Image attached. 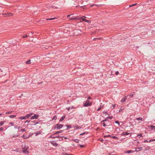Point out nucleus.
I'll list each match as a JSON object with an SVG mask.
<instances>
[{
    "label": "nucleus",
    "instance_id": "nucleus-33",
    "mask_svg": "<svg viewBox=\"0 0 155 155\" xmlns=\"http://www.w3.org/2000/svg\"><path fill=\"white\" fill-rule=\"evenodd\" d=\"M74 107H67L66 108V109L69 110L70 109V108H71V109H73Z\"/></svg>",
    "mask_w": 155,
    "mask_h": 155
},
{
    "label": "nucleus",
    "instance_id": "nucleus-50",
    "mask_svg": "<svg viewBox=\"0 0 155 155\" xmlns=\"http://www.w3.org/2000/svg\"><path fill=\"white\" fill-rule=\"evenodd\" d=\"M149 142V141H147V140H144L143 141V142L145 143V142Z\"/></svg>",
    "mask_w": 155,
    "mask_h": 155
},
{
    "label": "nucleus",
    "instance_id": "nucleus-19",
    "mask_svg": "<svg viewBox=\"0 0 155 155\" xmlns=\"http://www.w3.org/2000/svg\"><path fill=\"white\" fill-rule=\"evenodd\" d=\"M79 18H78V17H75V18H74V17H72V18H69V20H72V19H79Z\"/></svg>",
    "mask_w": 155,
    "mask_h": 155
},
{
    "label": "nucleus",
    "instance_id": "nucleus-36",
    "mask_svg": "<svg viewBox=\"0 0 155 155\" xmlns=\"http://www.w3.org/2000/svg\"><path fill=\"white\" fill-rule=\"evenodd\" d=\"M107 118H106L105 119H104V120H102L101 121V122H106V121H107Z\"/></svg>",
    "mask_w": 155,
    "mask_h": 155
},
{
    "label": "nucleus",
    "instance_id": "nucleus-23",
    "mask_svg": "<svg viewBox=\"0 0 155 155\" xmlns=\"http://www.w3.org/2000/svg\"><path fill=\"white\" fill-rule=\"evenodd\" d=\"M111 137V136L110 135H104V138H106V137Z\"/></svg>",
    "mask_w": 155,
    "mask_h": 155
},
{
    "label": "nucleus",
    "instance_id": "nucleus-41",
    "mask_svg": "<svg viewBox=\"0 0 155 155\" xmlns=\"http://www.w3.org/2000/svg\"><path fill=\"white\" fill-rule=\"evenodd\" d=\"M155 141V139H151L149 141V142H151V141Z\"/></svg>",
    "mask_w": 155,
    "mask_h": 155
},
{
    "label": "nucleus",
    "instance_id": "nucleus-56",
    "mask_svg": "<svg viewBox=\"0 0 155 155\" xmlns=\"http://www.w3.org/2000/svg\"><path fill=\"white\" fill-rule=\"evenodd\" d=\"M119 72L118 71H116L115 73V74H116V75H118V74H119Z\"/></svg>",
    "mask_w": 155,
    "mask_h": 155
},
{
    "label": "nucleus",
    "instance_id": "nucleus-38",
    "mask_svg": "<svg viewBox=\"0 0 155 155\" xmlns=\"http://www.w3.org/2000/svg\"><path fill=\"white\" fill-rule=\"evenodd\" d=\"M115 122L117 124L119 125H120L119 122L118 121H115Z\"/></svg>",
    "mask_w": 155,
    "mask_h": 155
},
{
    "label": "nucleus",
    "instance_id": "nucleus-10",
    "mask_svg": "<svg viewBox=\"0 0 155 155\" xmlns=\"http://www.w3.org/2000/svg\"><path fill=\"white\" fill-rule=\"evenodd\" d=\"M51 143L55 147H57L58 146V144L54 141H51Z\"/></svg>",
    "mask_w": 155,
    "mask_h": 155
},
{
    "label": "nucleus",
    "instance_id": "nucleus-32",
    "mask_svg": "<svg viewBox=\"0 0 155 155\" xmlns=\"http://www.w3.org/2000/svg\"><path fill=\"white\" fill-rule=\"evenodd\" d=\"M113 116H111L110 117H108V116L107 117V119H111L113 118Z\"/></svg>",
    "mask_w": 155,
    "mask_h": 155
},
{
    "label": "nucleus",
    "instance_id": "nucleus-39",
    "mask_svg": "<svg viewBox=\"0 0 155 155\" xmlns=\"http://www.w3.org/2000/svg\"><path fill=\"white\" fill-rule=\"evenodd\" d=\"M137 4H132V5H130L129 7H133V6H134L136 5Z\"/></svg>",
    "mask_w": 155,
    "mask_h": 155
},
{
    "label": "nucleus",
    "instance_id": "nucleus-3",
    "mask_svg": "<svg viewBox=\"0 0 155 155\" xmlns=\"http://www.w3.org/2000/svg\"><path fill=\"white\" fill-rule=\"evenodd\" d=\"M92 101H90L89 100H87L85 102L84 104V107L90 106L92 105Z\"/></svg>",
    "mask_w": 155,
    "mask_h": 155
},
{
    "label": "nucleus",
    "instance_id": "nucleus-31",
    "mask_svg": "<svg viewBox=\"0 0 155 155\" xmlns=\"http://www.w3.org/2000/svg\"><path fill=\"white\" fill-rule=\"evenodd\" d=\"M12 112V111H8V112H6V114H11Z\"/></svg>",
    "mask_w": 155,
    "mask_h": 155
},
{
    "label": "nucleus",
    "instance_id": "nucleus-27",
    "mask_svg": "<svg viewBox=\"0 0 155 155\" xmlns=\"http://www.w3.org/2000/svg\"><path fill=\"white\" fill-rule=\"evenodd\" d=\"M136 119L137 120H142V118L140 117L137 118Z\"/></svg>",
    "mask_w": 155,
    "mask_h": 155
},
{
    "label": "nucleus",
    "instance_id": "nucleus-54",
    "mask_svg": "<svg viewBox=\"0 0 155 155\" xmlns=\"http://www.w3.org/2000/svg\"><path fill=\"white\" fill-rule=\"evenodd\" d=\"M133 96V94H130L129 95V96L130 97H132Z\"/></svg>",
    "mask_w": 155,
    "mask_h": 155
},
{
    "label": "nucleus",
    "instance_id": "nucleus-25",
    "mask_svg": "<svg viewBox=\"0 0 155 155\" xmlns=\"http://www.w3.org/2000/svg\"><path fill=\"white\" fill-rule=\"evenodd\" d=\"M15 129H19L20 128H22L21 127H18V126L16 125L14 127Z\"/></svg>",
    "mask_w": 155,
    "mask_h": 155
},
{
    "label": "nucleus",
    "instance_id": "nucleus-9",
    "mask_svg": "<svg viewBox=\"0 0 155 155\" xmlns=\"http://www.w3.org/2000/svg\"><path fill=\"white\" fill-rule=\"evenodd\" d=\"M135 151L136 152H139L141 150H142L143 147H137L136 148Z\"/></svg>",
    "mask_w": 155,
    "mask_h": 155
},
{
    "label": "nucleus",
    "instance_id": "nucleus-22",
    "mask_svg": "<svg viewBox=\"0 0 155 155\" xmlns=\"http://www.w3.org/2000/svg\"><path fill=\"white\" fill-rule=\"evenodd\" d=\"M72 140L76 143H78L79 141V140L77 139H72Z\"/></svg>",
    "mask_w": 155,
    "mask_h": 155
},
{
    "label": "nucleus",
    "instance_id": "nucleus-30",
    "mask_svg": "<svg viewBox=\"0 0 155 155\" xmlns=\"http://www.w3.org/2000/svg\"><path fill=\"white\" fill-rule=\"evenodd\" d=\"M88 133V132H84V133H81V134H80V135H83L84 134H87Z\"/></svg>",
    "mask_w": 155,
    "mask_h": 155
},
{
    "label": "nucleus",
    "instance_id": "nucleus-37",
    "mask_svg": "<svg viewBox=\"0 0 155 155\" xmlns=\"http://www.w3.org/2000/svg\"><path fill=\"white\" fill-rule=\"evenodd\" d=\"M4 124V123L3 121H1L0 123V126Z\"/></svg>",
    "mask_w": 155,
    "mask_h": 155
},
{
    "label": "nucleus",
    "instance_id": "nucleus-7",
    "mask_svg": "<svg viewBox=\"0 0 155 155\" xmlns=\"http://www.w3.org/2000/svg\"><path fill=\"white\" fill-rule=\"evenodd\" d=\"M3 15H5L6 17H10L13 15V14L11 13H3L2 14Z\"/></svg>",
    "mask_w": 155,
    "mask_h": 155
},
{
    "label": "nucleus",
    "instance_id": "nucleus-6",
    "mask_svg": "<svg viewBox=\"0 0 155 155\" xmlns=\"http://www.w3.org/2000/svg\"><path fill=\"white\" fill-rule=\"evenodd\" d=\"M54 135H53V134L51 135L50 137H49V138H51L53 139H54L55 138H61L62 139V137H63V136H54Z\"/></svg>",
    "mask_w": 155,
    "mask_h": 155
},
{
    "label": "nucleus",
    "instance_id": "nucleus-51",
    "mask_svg": "<svg viewBox=\"0 0 155 155\" xmlns=\"http://www.w3.org/2000/svg\"><path fill=\"white\" fill-rule=\"evenodd\" d=\"M102 107H99L97 109V111H99L101 110V108Z\"/></svg>",
    "mask_w": 155,
    "mask_h": 155
},
{
    "label": "nucleus",
    "instance_id": "nucleus-28",
    "mask_svg": "<svg viewBox=\"0 0 155 155\" xmlns=\"http://www.w3.org/2000/svg\"><path fill=\"white\" fill-rule=\"evenodd\" d=\"M26 130L25 129H22L20 130V131L22 132H24Z\"/></svg>",
    "mask_w": 155,
    "mask_h": 155
},
{
    "label": "nucleus",
    "instance_id": "nucleus-57",
    "mask_svg": "<svg viewBox=\"0 0 155 155\" xmlns=\"http://www.w3.org/2000/svg\"><path fill=\"white\" fill-rule=\"evenodd\" d=\"M81 128V127H79V126H78L77 127V129H80V128Z\"/></svg>",
    "mask_w": 155,
    "mask_h": 155
},
{
    "label": "nucleus",
    "instance_id": "nucleus-24",
    "mask_svg": "<svg viewBox=\"0 0 155 155\" xmlns=\"http://www.w3.org/2000/svg\"><path fill=\"white\" fill-rule=\"evenodd\" d=\"M32 122L33 123L34 125H36V124H38V123H39V122H36L35 121H33Z\"/></svg>",
    "mask_w": 155,
    "mask_h": 155
},
{
    "label": "nucleus",
    "instance_id": "nucleus-46",
    "mask_svg": "<svg viewBox=\"0 0 155 155\" xmlns=\"http://www.w3.org/2000/svg\"><path fill=\"white\" fill-rule=\"evenodd\" d=\"M30 122V120H26L25 122V123H29Z\"/></svg>",
    "mask_w": 155,
    "mask_h": 155
},
{
    "label": "nucleus",
    "instance_id": "nucleus-20",
    "mask_svg": "<svg viewBox=\"0 0 155 155\" xmlns=\"http://www.w3.org/2000/svg\"><path fill=\"white\" fill-rule=\"evenodd\" d=\"M142 134L140 133V134H138L137 135V137H139V138H140L141 137H143V136H142Z\"/></svg>",
    "mask_w": 155,
    "mask_h": 155
},
{
    "label": "nucleus",
    "instance_id": "nucleus-14",
    "mask_svg": "<svg viewBox=\"0 0 155 155\" xmlns=\"http://www.w3.org/2000/svg\"><path fill=\"white\" fill-rule=\"evenodd\" d=\"M33 114V113H30L29 114H27L26 115L27 119L28 118L31 116Z\"/></svg>",
    "mask_w": 155,
    "mask_h": 155
},
{
    "label": "nucleus",
    "instance_id": "nucleus-8",
    "mask_svg": "<svg viewBox=\"0 0 155 155\" xmlns=\"http://www.w3.org/2000/svg\"><path fill=\"white\" fill-rule=\"evenodd\" d=\"M131 134V133H128L127 132H123L121 134V136H125L127 135Z\"/></svg>",
    "mask_w": 155,
    "mask_h": 155
},
{
    "label": "nucleus",
    "instance_id": "nucleus-15",
    "mask_svg": "<svg viewBox=\"0 0 155 155\" xmlns=\"http://www.w3.org/2000/svg\"><path fill=\"white\" fill-rule=\"evenodd\" d=\"M122 107H121V108L119 109V110H117L116 112L117 113H118L119 112H122L124 109V108H122Z\"/></svg>",
    "mask_w": 155,
    "mask_h": 155
},
{
    "label": "nucleus",
    "instance_id": "nucleus-5",
    "mask_svg": "<svg viewBox=\"0 0 155 155\" xmlns=\"http://www.w3.org/2000/svg\"><path fill=\"white\" fill-rule=\"evenodd\" d=\"M39 117V115L37 114H35L34 115L32 116L30 118L31 120L34 119H37Z\"/></svg>",
    "mask_w": 155,
    "mask_h": 155
},
{
    "label": "nucleus",
    "instance_id": "nucleus-48",
    "mask_svg": "<svg viewBox=\"0 0 155 155\" xmlns=\"http://www.w3.org/2000/svg\"><path fill=\"white\" fill-rule=\"evenodd\" d=\"M4 129V128L3 127H1L0 128V131H1L2 130Z\"/></svg>",
    "mask_w": 155,
    "mask_h": 155
},
{
    "label": "nucleus",
    "instance_id": "nucleus-59",
    "mask_svg": "<svg viewBox=\"0 0 155 155\" xmlns=\"http://www.w3.org/2000/svg\"><path fill=\"white\" fill-rule=\"evenodd\" d=\"M91 97H88L87 98V100H89V99H91Z\"/></svg>",
    "mask_w": 155,
    "mask_h": 155
},
{
    "label": "nucleus",
    "instance_id": "nucleus-4",
    "mask_svg": "<svg viewBox=\"0 0 155 155\" xmlns=\"http://www.w3.org/2000/svg\"><path fill=\"white\" fill-rule=\"evenodd\" d=\"M86 17L85 16H83L81 17L80 18H79V19H82V20L84 21H86L88 23L90 24L91 23V21H90L86 19L85 18H86Z\"/></svg>",
    "mask_w": 155,
    "mask_h": 155
},
{
    "label": "nucleus",
    "instance_id": "nucleus-12",
    "mask_svg": "<svg viewBox=\"0 0 155 155\" xmlns=\"http://www.w3.org/2000/svg\"><path fill=\"white\" fill-rule=\"evenodd\" d=\"M19 119H20L22 120L27 119V118L26 116L25 115V116H22V117H20L19 118Z\"/></svg>",
    "mask_w": 155,
    "mask_h": 155
},
{
    "label": "nucleus",
    "instance_id": "nucleus-17",
    "mask_svg": "<svg viewBox=\"0 0 155 155\" xmlns=\"http://www.w3.org/2000/svg\"><path fill=\"white\" fill-rule=\"evenodd\" d=\"M134 152L133 151H132V150H127V151L125 152V153H133Z\"/></svg>",
    "mask_w": 155,
    "mask_h": 155
},
{
    "label": "nucleus",
    "instance_id": "nucleus-58",
    "mask_svg": "<svg viewBox=\"0 0 155 155\" xmlns=\"http://www.w3.org/2000/svg\"><path fill=\"white\" fill-rule=\"evenodd\" d=\"M13 123H12V122H10L9 124H10V125H13Z\"/></svg>",
    "mask_w": 155,
    "mask_h": 155
},
{
    "label": "nucleus",
    "instance_id": "nucleus-53",
    "mask_svg": "<svg viewBox=\"0 0 155 155\" xmlns=\"http://www.w3.org/2000/svg\"><path fill=\"white\" fill-rule=\"evenodd\" d=\"M63 138H62V139L61 138H59V140H57V141H58V140H59V141H60V140H62V139H63Z\"/></svg>",
    "mask_w": 155,
    "mask_h": 155
},
{
    "label": "nucleus",
    "instance_id": "nucleus-11",
    "mask_svg": "<svg viewBox=\"0 0 155 155\" xmlns=\"http://www.w3.org/2000/svg\"><path fill=\"white\" fill-rule=\"evenodd\" d=\"M127 96L126 97H124L120 101V102H124L126 101V100L127 99Z\"/></svg>",
    "mask_w": 155,
    "mask_h": 155
},
{
    "label": "nucleus",
    "instance_id": "nucleus-26",
    "mask_svg": "<svg viewBox=\"0 0 155 155\" xmlns=\"http://www.w3.org/2000/svg\"><path fill=\"white\" fill-rule=\"evenodd\" d=\"M111 137L112 138L114 139H118V138L117 137L115 136H111Z\"/></svg>",
    "mask_w": 155,
    "mask_h": 155
},
{
    "label": "nucleus",
    "instance_id": "nucleus-40",
    "mask_svg": "<svg viewBox=\"0 0 155 155\" xmlns=\"http://www.w3.org/2000/svg\"><path fill=\"white\" fill-rule=\"evenodd\" d=\"M55 18H47V20H53V19H55Z\"/></svg>",
    "mask_w": 155,
    "mask_h": 155
},
{
    "label": "nucleus",
    "instance_id": "nucleus-64",
    "mask_svg": "<svg viewBox=\"0 0 155 155\" xmlns=\"http://www.w3.org/2000/svg\"><path fill=\"white\" fill-rule=\"evenodd\" d=\"M2 115V114H1V113H0V115Z\"/></svg>",
    "mask_w": 155,
    "mask_h": 155
},
{
    "label": "nucleus",
    "instance_id": "nucleus-35",
    "mask_svg": "<svg viewBox=\"0 0 155 155\" xmlns=\"http://www.w3.org/2000/svg\"><path fill=\"white\" fill-rule=\"evenodd\" d=\"M26 63L27 64H31V60H29L27 61L26 62Z\"/></svg>",
    "mask_w": 155,
    "mask_h": 155
},
{
    "label": "nucleus",
    "instance_id": "nucleus-61",
    "mask_svg": "<svg viewBox=\"0 0 155 155\" xmlns=\"http://www.w3.org/2000/svg\"><path fill=\"white\" fill-rule=\"evenodd\" d=\"M38 133L39 134H41V131H39Z\"/></svg>",
    "mask_w": 155,
    "mask_h": 155
},
{
    "label": "nucleus",
    "instance_id": "nucleus-18",
    "mask_svg": "<svg viewBox=\"0 0 155 155\" xmlns=\"http://www.w3.org/2000/svg\"><path fill=\"white\" fill-rule=\"evenodd\" d=\"M9 117L11 118H14L16 117L15 115H11L9 116Z\"/></svg>",
    "mask_w": 155,
    "mask_h": 155
},
{
    "label": "nucleus",
    "instance_id": "nucleus-47",
    "mask_svg": "<svg viewBox=\"0 0 155 155\" xmlns=\"http://www.w3.org/2000/svg\"><path fill=\"white\" fill-rule=\"evenodd\" d=\"M22 137H23V138H25V139H26V138H28V137H25V135H23L22 136Z\"/></svg>",
    "mask_w": 155,
    "mask_h": 155
},
{
    "label": "nucleus",
    "instance_id": "nucleus-52",
    "mask_svg": "<svg viewBox=\"0 0 155 155\" xmlns=\"http://www.w3.org/2000/svg\"><path fill=\"white\" fill-rule=\"evenodd\" d=\"M28 37V35H24V36H23L22 37H23V38H25V37Z\"/></svg>",
    "mask_w": 155,
    "mask_h": 155
},
{
    "label": "nucleus",
    "instance_id": "nucleus-49",
    "mask_svg": "<svg viewBox=\"0 0 155 155\" xmlns=\"http://www.w3.org/2000/svg\"><path fill=\"white\" fill-rule=\"evenodd\" d=\"M79 146H80V147L81 148H82L84 147V145H81V144L79 145Z\"/></svg>",
    "mask_w": 155,
    "mask_h": 155
},
{
    "label": "nucleus",
    "instance_id": "nucleus-55",
    "mask_svg": "<svg viewBox=\"0 0 155 155\" xmlns=\"http://www.w3.org/2000/svg\"><path fill=\"white\" fill-rule=\"evenodd\" d=\"M35 134L36 136L37 135L39 134L38 132H36V133H35Z\"/></svg>",
    "mask_w": 155,
    "mask_h": 155
},
{
    "label": "nucleus",
    "instance_id": "nucleus-34",
    "mask_svg": "<svg viewBox=\"0 0 155 155\" xmlns=\"http://www.w3.org/2000/svg\"><path fill=\"white\" fill-rule=\"evenodd\" d=\"M57 119V117L55 116H54L53 118H52V120H56V119Z\"/></svg>",
    "mask_w": 155,
    "mask_h": 155
},
{
    "label": "nucleus",
    "instance_id": "nucleus-2",
    "mask_svg": "<svg viewBox=\"0 0 155 155\" xmlns=\"http://www.w3.org/2000/svg\"><path fill=\"white\" fill-rule=\"evenodd\" d=\"M64 125L62 124H57L54 125V127L52 128L53 130H57L60 129L64 126Z\"/></svg>",
    "mask_w": 155,
    "mask_h": 155
},
{
    "label": "nucleus",
    "instance_id": "nucleus-13",
    "mask_svg": "<svg viewBox=\"0 0 155 155\" xmlns=\"http://www.w3.org/2000/svg\"><path fill=\"white\" fill-rule=\"evenodd\" d=\"M63 131V130H61L59 131H56L53 134V135H55V134L61 133Z\"/></svg>",
    "mask_w": 155,
    "mask_h": 155
},
{
    "label": "nucleus",
    "instance_id": "nucleus-62",
    "mask_svg": "<svg viewBox=\"0 0 155 155\" xmlns=\"http://www.w3.org/2000/svg\"><path fill=\"white\" fill-rule=\"evenodd\" d=\"M101 141H102V142H103V141H104V140H103V139H102V140H101Z\"/></svg>",
    "mask_w": 155,
    "mask_h": 155
},
{
    "label": "nucleus",
    "instance_id": "nucleus-21",
    "mask_svg": "<svg viewBox=\"0 0 155 155\" xmlns=\"http://www.w3.org/2000/svg\"><path fill=\"white\" fill-rule=\"evenodd\" d=\"M65 126L67 127L66 130H68V129L69 128H71V126H70V125H66Z\"/></svg>",
    "mask_w": 155,
    "mask_h": 155
},
{
    "label": "nucleus",
    "instance_id": "nucleus-42",
    "mask_svg": "<svg viewBox=\"0 0 155 155\" xmlns=\"http://www.w3.org/2000/svg\"><path fill=\"white\" fill-rule=\"evenodd\" d=\"M103 126L104 127H106V126H107V125L105 123H103Z\"/></svg>",
    "mask_w": 155,
    "mask_h": 155
},
{
    "label": "nucleus",
    "instance_id": "nucleus-29",
    "mask_svg": "<svg viewBox=\"0 0 155 155\" xmlns=\"http://www.w3.org/2000/svg\"><path fill=\"white\" fill-rule=\"evenodd\" d=\"M151 129L152 130H155V126H151L150 127Z\"/></svg>",
    "mask_w": 155,
    "mask_h": 155
},
{
    "label": "nucleus",
    "instance_id": "nucleus-44",
    "mask_svg": "<svg viewBox=\"0 0 155 155\" xmlns=\"http://www.w3.org/2000/svg\"><path fill=\"white\" fill-rule=\"evenodd\" d=\"M18 135H14L13 136V138H15L18 136Z\"/></svg>",
    "mask_w": 155,
    "mask_h": 155
},
{
    "label": "nucleus",
    "instance_id": "nucleus-45",
    "mask_svg": "<svg viewBox=\"0 0 155 155\" xmlns=\"http://www.w3.org/2000/svg\"><path fill=\"white\" fill-rule=\"evenodd\" d=\"M103 113L104 114H107V111H103Z\"/></svg>",
    "mask_w": 155,
    "mask_h": 155
},
{
    "label": "nucleus",
    "instance_id": "nucleus-16",
    "mask_svg": "<svg viewBox=\"0 0 155 155\" xmlns=\"http://www.w3.org/2000/svg\"><path fill=\"white\" fill-rule=\"evenodd\" d=\"M65 118V116H63L59 120L60 122H62Z\"/></svg>",
    "mask_w": 155,
    "mask_h": 155
},
{
    "label": "nucleus",
    "instance_id": "nucleus-1",
    "mask_svg": "<svg viewBox=\"0 0 155 155\" xmlns=\"http://www.w3.org/2000/svg\"><path fill=\"white\" fill-rule=\"evenodd\" d=\"M21 148L23 150V152L26 154H28V151L27 150L28 148V146L25 144H22L21 146Z\"/></svg>",
    "mask_w": 155,
    "mask_h": 155
},
{
    "label": "nucleus",
    "instance_id": "nucleus-43",
    "mask_svg": "<svg viewBox=\"0 0 155 155\" xmlns=\"http://www.w3.org/2000/svg\"><path fill=\"white\" fill-rule=\"evenodd\" d=\"M53 7V6L52 5H49L48 8H49V9H51V8H52Z\"/></svg>",
    "mask_w": 155,
    "mask_h": 155
},
{
    "label": "nucleus",
    "instance_id": "nucleus-63",
    "mask_svg": "<svg viewBox=\"0 0 155 155\" xmlns=\"http://www.w3.org/2000/svg\"><path fill=\"white\" fill-rule=\"evenodd\" d=\"M64 139H67V138L66 137H64Z\"/></svg>",
    "mask_w": 155,
    "mask_h": 155
},
{
    "label": "nucleus",
    "instance_id": "nucleus-60",
    "mask_svg": "<svg viewBox=\"0 0 155 155\" xmlns=\"http://www.w3.org/2000/svg\"><path fill=\"white\" fill-rule=\"evenodd\" d=\"M71 15H67V17H69Z\"/></svg>",
    "mask_w": 155,
    "mask_h": 155
}]
</instances>
